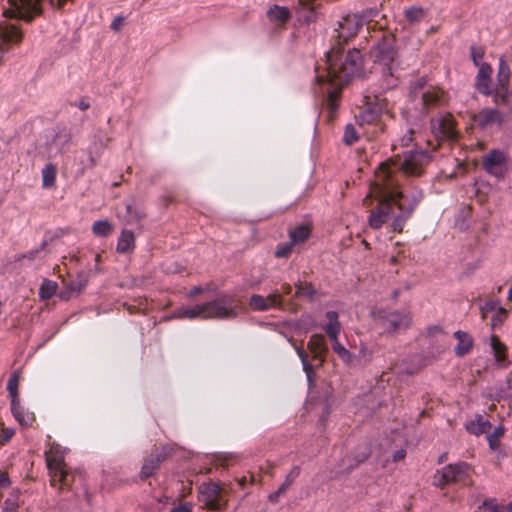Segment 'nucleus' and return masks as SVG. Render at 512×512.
<instances>
[{"label":"nucleus","mask_w":512,"mask_h":512,"mask_svg":"<svg viewBox=\"0 0 512 512\" xmlns=\"http://www.w3.org/2000/svg\"><path fill=\"white\" fill-rule=\"evenodd\" d=\"M367 197H374L378 200L377 207L371 210L368 217L369 226L372 229H380L390 219L393 206L396 205L400 213L393 218L391 226L393 231L398 233L402 232L405 222L421 199V196L414 197L407 207L404 203L399 202L403 198V194L394 188V182L390 179L389 171L385 167L380 173H376Z\"/></svg>","instance_id":"nucleus-1"},{"label":"nucleus","mask_w":512,"mask_h":512,"mask_svg":"<svg viewBox=\"0 0 512 512\" xmlns=\"http://www.w3.org/2000/svg\"><path fill=\"white\" fill-rule=\"evenodd\" d=\"M338 34L331 49L326 53L327 73L325 76H317L318 83H330L335 88L328 93V105L331 111L337 109V101L341 87L347 84L351 79L360 77L362 74V56L359 50H349L346 55L344 44L350 36Z\"/></svg>","instance_id":"nucleus-2"},{"label":"nucleus","mask_w":512,"mask_h":512,"mask_svg":"<svg viewBox=\"0 0 512 512\" xmlns=\"http://www.w3.org/2000/svg\"><path fill=\"white\" fill-rule=\"evenodd\" d=\"M240 307L236 296L231 293H221L215 299L191 307H180L173 313L176 319H235Z\"/></svg>","instance_id":"nucleus-3"},{"label":"nucleus","mask_w":512,"mask_h":512,"mask_svg":"<svg viewBox=\"0 0 512 512\" xmlns=\"http://www.w3.org/2000/svg\"><path fill=\"white\" fill-rule=\"evenodd\" d=\"M394 45V34H385L371 51L374 61L373 69L381 74L385 88H393L397 85L395 73L399 69V61Z\"/></svg>","instance_id":"nucleus-4"},{"label":"nucleus","mask_w":512,"mask_h":512,"mask_svg":"<svg viewBox=\"0 0 512 512\" xmlns=\"http://www.w3.org/2000/svg\"><path fill=\"white\" fill-rule=\"evenodd\" d=\"M430 160L431 156L425 151H410L405 153L402 159L397 158L381 163L376 173H380L382 168L385 167L389 171L390 179L394 182V188L398 190L400 172L406 175H420Z\"/></svg>","instance_id":"nucleus-5"},{"label":"nucleus","mask_w":512,"mask_h":512,"mask_svg":"<svg viewBox=\"0 0 512 512\" xmlns=\"http://www.w3.org/2000/svg\"><path fill=\"white\" fill-rule=\"evenodd\" d=\"M470 472L471 468L465 462L448 464L441 470L436 471L433 477V484L440 488L453 483L468 486L472 484Z\"/></svg>","instance_id":"nucleus-6"},{"label":"nucleus","mask_w":512,"mask_h":512,"mask_svg":"<svg viewBox=\"0 0 512 512\" xmlns=\"http://www.w3.org/2000/svg\"><path fill=\"white\" fill-rule=\"evenodd\" d=\"M373 315L375 322L389 335L406 331L412 323L408 312L378 310Z\"/></svg>","instance_id":"nucleus-7"},{"label":"nucleus","mask_w":512,"mask_h":512,"mask_svg":"<svg viewBox=\"0 0 512 512\" xmlns=\"http://www.w3.org/2000/svg\"><path fill=\"white\" fill-rule=\"evenodd\" d=\"M198 500L211 511L225 510L228 504L225 491L216 482L203 483L198 489Z\"/></svg>","instance_id":"nucleus-8"},{"label":"nucleus","mask_w":512,"mask_h":512,"mask_svg":"<svg viewBox=\"0 0 512 512\" xmlns=\"http://www.w3.org/2000/svg\"><path fill=\"white\" fill-rule=\"evenodd\" d=\"M42 0H8L9 8L3 12L7 18L31 22L42 13Z\"/></svg>","instance_id":"nucleus-9"},{"label":"nucleus","mask_w":512,"mask_h":512,"mask_svg":"<svg viewBox=\"0 0 512 512\" xmlns=\"http://www.w3.org/2000/svg\"><path fill=\"white\" fill-rule=\"evenodd\" d=\"M46 464L49 470L50 483L52 486L56 485V480H61L67 484V477L69 476V470L66 468L64 462V453L59 445L53 444L45 453Z\"/></svg>","instance_id":"nucleus-10"},{"label":"nucleus","mask_w":512,"mask_h":512,"mask_svg":"<svg viewBox=\"0 0 512 512\" xmlns=\"http://www.w3.org/2000/svg\"><path fill=\"white\" fill-rule=\"evenodd\" d=\"M372 16L371 11L348 14L339 22V28L348 32H361L364 29L366 32H382L383 28L377 26V21Z\"/></svg>","instance_id":"nucleus-11"},{"label":"nucleus","mask_w":512,"mask_h":512,"mask_svg":"<svg viewBox=\"0 0 512 512\" xmlns=\"http://www.w3.org/2000/svg\"><path fill=\"white\" fill-rule=\"evenodd\" d=\"M318 6L317 0H297L293 6V11L299 22L309 24L316 21Z\"/></svg>","instance_id":"nucleus-12"},{"label":"nucleus","mask_w":512,"mask_h":512,"mask_svg":"<svg viewBox=\"0 0 512 512\" xmlns=\"http://www.w3.org/2000/svg\"><path fill=\"white\" fill-rule=\"evenodd\" d=\"M509 113L503 107L485 108L475 115V121L481 127H487L493 124L500 125L506 121Z\"/></svg>","instance_id":"nucleus-13"},{"label":"nucleus","mask_w":512,"mask_h":512,"mask_svg":"<svg viewBox=\"0 0 512 512\" xmlns=\"http://www.w3.org/2000/svg\"><path fill=\"white\" fill-rule=\"evenodd\" d=\"M432 130L438 139L453 140L456 137L455 123L451 115L432 120Z\"/></svg>","instance_id":"nucleus-14"},{"label":"nucleus","mask_w":512,"mask_h":512,"mask_svg":"<svg viewBox=\"0 0 512 512\" xmlns=\"http://www.w3.org/2000/svg\"><path fill=\"white\" fill-rule=\"evenodd\" d=\"M506 162L505 153L493 150L483 158L484 169L498 178L503 176V166Z\"/></svg>","instance_id":"nucleus-15"},{"label":"nucleus","mask_w":512,"mask_h":512,"mask_svg":"<svg viewBox=\"0 0 512 512\" xmlns=\"http://www.w3.org/2000/svg\"><path fill=\"white\" fill-rule=\"evenodd\" d=\"M478 68L475 86L480 93L484 95H491L492 90L490 89V85L493 71L492 67L487 63H482Z\"/></svg>","instance_id":"nucleus-16"},{"label":"nucleus","mask_w":512,"mask_h":512,"mask_svg":"<svg viewBox=\"0 0 512 512\" xmlns=\"http://www.w3.org/2000/svg\"><path fill=\"white\" fill-rule=\"evenodd\" d=\"M325 317L328 320V323L325 325L324 330L332 343V349H334L336 345H341L338 341V336L342 327L338 320L337 312L328 311L326 312Z\"/></svg>","instance_id":"nucleus-17"},{"label":"nucleus","mask_w":512,"mask_h":512,"mask_svg":"<svg viewBox=\"0 0 512 512\" xmlns=\"http://www.w3.org/2000/svg\"><path fill=\"white\" fill-rule=\"evenodd\" d=\"M266 15L268 20L279 28H282L292 17L289 8L277 4L271 6L267 10Z\"/></svg>","instance_id":"nucleus-18"},{"label":"nucleus","mask_w":512,"mask_h":512,"mask_svg":"<svg viewBox=\"0 0 512 512\" xmlns=\"http://www.w3.org/2000/svg\"><path fill=\"white\" fill-rule=\"evenodd\" d=\"M11 412L16 421L23 427H31L35 422V415L33 412L25 409L20 401L10 403Z\"/></svg>","instance_id":"nucleus-19"},{"label":"nucleus","mask_w":512,"mask_h":512,"mask_svg":"<svg viewBox=\"0 0 512 512\" xmlns=\"http://www.w3.org/2000/svg\"><path fill=\"white\" fill-rule=\"evenodd\" d=\"M308 349L313 353L315 359H319L321 362L324 360V356L328 351V347L325 338L321 334H313L308 341Z\"/></svg>","instance_id":"nucleus-20"},{"label":"nucleus","mask_w":512,"mask_h":512,"mask_svg":"<svg viewBox=\"0 0 512 512\" xmlns=\"http://www.w3.org/2000/svg\"><path fill=\"white\" fill-rule=\"evenodd\" d=\"M455 338L458 340L457 345L454 348V352L458 357H463L470 353L473 347L472 337L464 331H456L454 333Z\"/></svg>","instance_id":"nucleus-21"},{"label":"nucleus","mask_w":512,"mask_h":512,"mask_svg":"<svg viewBox=\"0 0 512 512\" xmlns=\"http://www.w3.org/2000/svg\"><path fill=\"white\" fill-rule=\"evenodd\" d=\"M135 248V236L131 230L124 229L118 238L116 250L120 254L133 252Z\"/></svg>","instance_id":"nucleus-22"},{"label":"nucleus","mask_w":512,"mask_h":512,"mask_svg":"<svg viewBox=\"0 0 512 512\" xmlns=\"http://www.w3.org/2000/svg\"><path fill=\"white\" fill-rule=\"evenodd\" d=\"M465 427L469 433L479 436L489 431L491 423L481 415H476L474 419L466 423Z\"/></svg>","instance_id":"nucleus-23"},{"label":"nucleus","mask_w":512,"mask_h":512,"mask_svg":"<svg viewBox=\"0 0 512 512\" xmlns=\"http://www.w3.org/2000/svg\"><path fill=\"white\" fill-rule=\"evenodd\" d=\"M493 101L498 107H503L507 113L512 114V90L495 89Z\"/></svg>","instance_id":"nucleus-24"},{"label":"nucleus","mask_w":512,"mask_h":512,"mask_svg":"<svg viewBox=\"0 0 512 512\" xmlns=\"http://www.w3.org/2000/svg\"><path fill=\"white\" fill-rule=\"evenodd\" d=\"M21 380V371L20 369L14 370L7 383V392L10 398V403L20 401L19 398V383Z\"/></svg>","instance_id":"nucleus-25"},{"label":"nucleus","mask_w":512,"mask_h":512,"mask_svg":"<svg viewBox=\"0 0 512 512\" xmlns=\"http://www.w3.org/2000/svg\"><path fill=\"white\" fill-rule=\"evenodd\" d=\"M311 230L307 225H299L289 231L290 242L293 245L304 243L310 236Z\"/></svg>","instance_id":"nucleus-26"},{"label":"nucleus","mask_w":512,"mask_h":512,"mask_svg":"<svg viewBox=\"0 0 512 512\" xmlns=\"http://www.w3.org/2000/svg\"><path fill=\"white\" fill-rule=\"evenodd\" d=\"M443 97V91L437 88H429L422 94L423 103L427 107L439 104Z\"/></svg>","instance_id":"nucleus-27"},{"label":"nucleus","mask_w":512,"mask_h":512,"mask_svg":"<svg viewBox=\"0 0 512 512\" xmlns=\"http://www.w3.org/2000/svg\"><path fill=\"white\" fill-rule=\"evenodd\" d=\"M42 185L44 188H51L55 185L56 167L49 163L42 169Z\"/></svg>","instance_id":"nucleus-28"},{"label":"nucleus","mask_w":512,"mask_h":512,"mask_svg":"<svg viewBox=\"0 0 512 512\" xmlns=\"http://www.w3.org/2000/svg\"><path fill=\"white\" fill-rule=\"evenodd\" d=\"M510 80V70L504 57H501L499 60V70H498V82L499 86L496 89H506Z\"/></svg>","instance_id":"nucleus-29"},{"label":"nucleus","mask_w":512,"mask_h":512,"mask_svg":"<svg viewBox=\"0 0 512 512\" xmlns=\"http://www.w3.org/2000/svg\"><path fill=\"white\" fill-rule=\"evenodd\" d=\"M114 230L113 225L107 220L95 221L92 225V232L99 237H107Z\"/></svg>","instance_id":"nucleus-30"},{"label":"nucleus","mask_w":512,"mask_h":512,"mask_svg":"<svg viewBox=\"0 0 512 512\" xmlns=\"http://www.w3.org/2000/svg\"><path fill=\"white\" fill-rule=\"evenodd\" d=\"M405 18L410 24L419 23L427 18V11L421 7H411L405 11Z\"/></svg>","instance_id":"nucleus-31"},{"label":"nucleus","mask_w":512,"mask_h":512,"mask_svg":"<svg viewBox=\"0 0 512 512\" xmlns=\"http://www.w3.org/2000/svg\"><path fill=\"white\" fill-rule=\"evenodd\" d=\"M333 351L338 355L342 362L349 366L357 365V357L347 350L343 345H336Z\"/></svg>","instance_id":"nucleus-32"},{"label":"nucleus","mask_w":512,"mask_h":512,"mask_svg":"<svg viewBox=\"0 0 512 512\" xmlns=\"http://www.w3.org/2000/svg\"><path fill=\"white\" fill-rule=\"evenodd\" d=\"M289 342L292 344V346L295 349L297 355L299 356V358L301 360V363H302V366H303V370L305 371L308 380L311 382L312 381L311 380V374L313 372V366L309 363L305 351L303 350V348L301 346L297 345L291 339H289Z\"/></svg>","instance_id":"nucleus-33"},{"label":"nucleus","mask_w":512,"mask_h":512,"mask_svg":"<svg viewBox=\"0 0 512 512\" xmlns=\"http://www.w3.org/2000/svg\"><path fill=\"white\" fill-rule=\"evenodd\" d=\"M160 467L157 459H154L151 455H149L142 465L141 468V478L146 479L154 474V472Z\"/></svg>","instance_id":"nucleus-34"},{"label":"nucleus","mask_w":512,"mask_h":512,"mask_svg":"<svg viewBox=\"0 0 512 512\" xmlns=\"http://www.w3.org/2000/svg\"><path fill=\"white\" fill-rule=\"evenodd\" d=\"M490 345L493 350L496 361L499 363L502 362L505 359V345L495 335L491 336Z\"/></svg>","instance_id":"nucleus-35"},{"label":"nucleus","mask_w":512,"mask_h":512,"mask_svg":"<svg viewBox=\"0 0 512 512\" xmlns=\"http://www.w3.org/2000/svg\"><path fill=\"white\" fill-rule=\"evenodd\" d=\"M296 287V295L306 297L309 300H313L316 295V290L312 286L311 283L308 282H298L295 284Z\"/></svg>","instance_id":"nucleus-36"},{"label":"nucleus","mask_w":512,"mask_h":512,"mask_svg":"<svg viewBox=\"0 0 512 512\" xmlns=\"http://www.w3.org/2000/svg\"><path fill=\"white\" fill-rule=\"evenodd\" d=\"M505 428L502 425L497 426L493 433L487 435V441L489 447L492 450H496L500 446V438L504 435Z\"/></svg>","instance_id":"nucleus-37"},{"label":"nucleus","mask_w":512,"mask_h":512,"mask_svg":"<svg viewBox=\"0 0 512 512\" xmlns=\"http://www.w3.org/2000/svg\"><path fill=\"white\" fill-rule=\"evenodd\" d=\"M57 290V284L51 280H44L39 288V296L41 299L51 298Z\"/></svg>","instance_id":"nucleus-38"},{"label":"nucleus","mask_w":512,"mask_h":512,"mask_svg":"<svg viewBox=\"0 0 512 512\" xmlns=\"http://www.w3.org/2000/svg\"><path fill=\"white\" fill-rule=\"evenodd\" d=\"M21 41V34H0V53L8 50L11 43H18Z\"/></svg>","instance_id":"nucleus-39"},{"label":"nucleus","mask_w":512,"mask_h":512,"mask_svg":"<svg viewBox=\"0 0 512 512\" xmlns=\"http://www.w3.org/2000/svg\"><path fill=\"white\" fill-rule=\"evenodd\" d=\"M126 210H127V214H128V218L126 221L127 224L139 222L146 216L145 212L142 209L133 207L130 204L126 205Z\"/></svg>","instance_id":"nucleus-40"},{"label":"nucleus","mask_w":512,"mask_h":512,"mask_svg":"<svg viewBox=\"0 0 512 512\" xmlns=\"http://www.w3.org/2000/svg\"><path fill=\"white\" fill-rule=\"evenodd\" d=\"M173 453V448L169 445L156 448L150 455L157 459L159 465L164 462Z\"/></svg>","instance_id":"nucleus-41"},{"label":"nucleus","mask_w":512,"mask_h":512,"mask_svg":"<svg viewBox=\"0 0 512 512\" xmlns=\"http://www.w3.org/2000/svg\"><path fill=\"white\" fill-rule=\"evenodd\" d=\"M249 306L255 311L268 310L267 300L264 296L254 294L250 297Z\"/></svg>","instance_id":"nucleus-42"},{"label":"nucleus","mask_w":512,"mask_h":512,"mask_svg":"<svg viewBox=\"0 0 512 512\" xmlns=\"http://www.w3.org/2000/svg\"><path fill=\"white\" fill-rule=\"evenodd\" d=\"M299 474H300V467L293 466L292 469L286 475L284 482L280 486V492H286V490L293 484V482L299 476Z\"/></svg>","instance_id":"nucleus-43"},{"label":"nucleus","mask_w":512,"mask_h":512,"mask_svg":"<svg viewBox=\"0 0 512 512\" xmlns=\"http://www.w3.org/2000/svg\"><path fill=\"white\" fill-rule=\"evenodd\" d=\"M358 132L356 131V128L352 124H348L345 127L344 135H343V142L346 145H352L358 140Z\"/></svg>","instance_id":"nucleus-44"},{"label":"nucleus","mask_w":512,"mask_h":512,"mask_svg":"<svg viewBox=\"0 0 512 512\" xmlns=\"http://www.w3.org/2000/svg\"><path fill=\"white\" fill-rule=\"evenodd\" d=\"M471 58L475 66H480L483 62V57L485 54V49L480 45H472L470 48Z\"/></svg>","instance_id":"nucleus-45"},{"label":"nucleus","mask_w":512,"mask_h":512,"mask_svg":"<svg viewBox=\"0 0 512 512\" xmlns=\"http://www.w3.org/2000/svg\"><path fill=\"white\" fill-rule=\"evenodd\" d=\"M480 512H504L503 505H498L495 499H487L480 507Z\"/></svg>","instance_id":"nucleus-46"},{"label":"nucleus","mask_w":512,"mask_h":512,"mask_svg":"<svg viewBox=\"0 0 512 512\" xmlns=\"http://www.w3.org/2000/svg\"><path fill=\"white\" fill-rule=\"evenodd\" d=\"M265 299L267 300L268 309L282 306V297L278 291L272 292Z\"/></svg>","instance_id":"nucleus-47"},{"label":"nucleus","mask_w":512,"mask_h":512,"mask_svg":"<svg viewBox=\"0 0 512 512\" xmlns=\"http://www.w3.org/2000/svg\"><path fill=\"white\" fill-rule=\"evenodd\" d=\"M294 245L289 242V243H285V244H281L277 247L276 251H275V256L277 258H286L288 257L291 252H292V247Z\"/></svg>","instance_id":"nucleus-48"},{"label":"nucleus","mask_w":512,"mask_h":512,"mask_svg":"<svg viewBox=\"0 0 512 512\" xmlns=\"http://www.w3.org/2000/svg\"><path fill=\"white\" fill-rule=\"evenodd\" d=\"M508 316V311L499 306L496 311H495V315L494 317L492 318V325L495 326L497 324H501Z\"/></svg>","instance_id":"nucleus-49"},{"label":"nucleus","mask_w":512,"mask_h":512,"mask_svg":"<svg viewBox=\"0 0 512 512\" xmlns=\"http://www.w3.org/2000/svg\"><path fill=\"white\" fill-rule=\"evenodd\" d=\"M499 307L498 302L494 300H488L484 303L483 306H481V312H482V318H486V313L488 312H495L496 309Z\"/></svg>","instance_id":"nucleus-50"},{"label":"nucleus","mask_w":512,"mask_h":512,"mask_svg":"<svg viewBox=\"0 0 512 512\" xmlns=\"http://www.w3.org/2000/svg\"><path fill=\"white\" fill-rule=\"evenodd\" d=\"M373 353L370 349H368L365 345H361L359 350V356L357 357V362L359 360H363L364 362H370L372 359Z\"/></svg>","instance_id":"nucleus-51"},{"label":"nucleus","mask_w":512,"mask_h":512,"mask_svg":"<svg viewBox=\"0 0 512 512\" xmlns=\"http://www.w3.org/2000/svg\"><path fill=\"white\" fill-rule=\"evenodd\" d=\"M375 119H376L375 113L373 111L369 110V109L363 111L360 114V116H359V121L361 122V124H363V123H371Z\"/></svg>","instance_id":"nucleus-52"},{"label":"nucleus","mask_w":512,"mask_h":512,"mask_svg":"<svg viewBox=\"0 0 512 512\" xmlns=\"http://www.w3.org/2000/svg\"><path fill=\"white\" fill-rule=\"evenodd\" d=\"M75 478H76V474H74V473L69 471V476L67 477L68 483L65 484L61 480L57 479L56 480V485L54 487L59 486V488H61V489H64V488L69 489V488H71L73 482L75 481Z\"/></svg>","instance_id":"nucleus-53"},{"label":"nucleus","mask_w":512,"mask_h":512,"mask_svg":"<svg viewBox=\"0 0 512 512\" xmlns=\"http://www.w3.org/2000/svg\"><path fill=\"white\" fill-rule=\"evenodd\" d=\"M18 504L14 499H6L3 506V512H17Z\"/></svg>","instance_id":"nucleus-54"},{"label":"nucleus","mask_w":512,"mask_h":512,"mask_svg":"<svg viewBox=\"0 0 512 512\" xmlns=\"http://www.w3.org/2000/svg\"><path fill=\"white\" fill-rule=\"evenodd\" d=\"M124 23H125V18L122 17V16H117L112 21L110 27H111L112 30L118 31V30L123 28Z\"/></svg>","instance_id":"nucleus-55"},{"label":"nucleus","mask_w":512,"mask_h":512,"mask_svg":"<svg viewBox=\"0 0 512 512\" xmlns=\"http://www.w3.org/2000/svg\"><path fill=\"white\" fill-rule=\"evenodd\" d=\"M193 505L191 503H182L170 510V512H192Z\"/></svg>","instance_id":"nucleus-56"},{"label":"nucleus","mask_w":512,"mask_h":512,"mask_svg":"<svg viewBox=\"0 0 512 512\" xmlns=\"http://www.w3.org/2000/svg\"><path fill=\"white\" fill-rule=\"evenodd\" d=\"M413 134H414V131L412 129H409L406 132V134L403 137H401L400 145L403 147L408 146L413 140Z\"/></svg>","instance_id":"nucleus-57"},{"label":"nucleus","mask_w":512,"mask_h":512,"mask_svg":"<svg viewBox=\"0 0 512 512\" xmlns=\"http://www.w3.org/2000/svg\"><path fill=\"white\" fill-rule=\"evenodd\" d=\"M13 435H14L13 429L3 430L2 434L0 435V444L3 445L5 443H7L12 438Z\"/></svg>","instance_id":"nucleus-58"},{"label":"nucleus","mask_w":512,"mask_h":512,"mask_svg":"<svg viewBox=\"0 0 512 512\" xmlns=\"http://www.w3.org/2000/svg\"><path fill=\"white\" fill-rule=\"evenodd\" d=\"M9 485H10V480H9L8 475L5 472L0 471V489H5V488L9 487Z\"/></svg>","instance_id":"nucleus-59"},{"label":"nucleus","mask_w":512,"mask_h":512,"mask_svg":"<svg viewBox=\"0 0 512 512\" xmlns=\"http://www.w3.org/2000/svg\"><path fill=\"white\" fill-rule=\"evenodd\" d=\"M202 293H205V289L201 286H197V287H194L193 289H191L188 293V296L189 297H195L199 294H202Z\"/></svg>","instance_id":"nucleus-60"},{"label":"nucleus","mask_w":512,"mask_h":512,"mask_svg":"<svg viewBox=\"0 0 512 512\" xmlns=\"http://www.w3.org/2000/svg\"><path fill=\"white\" fill-rule=\"evenodd\" d=\"M39 251H40L39 249L31 250L28 253L23 254L19 259L27 258L29 260H33L36 257V255L39 253Z\"/></svg>","instance_id":"nucleus-61"},{"label":"nucleus","mask_w":512,"mask_h":512,"mask_svg":"<svg viewBox=\"0 0 512 512\" xmlns=\"http://www.w3.org/2000/svg\"><path fill=\"white\" fill-rule=\"evenodd\" d=\"M506 384H507V396L512 397V373H510L509 376L507 377Z\"/></svg>","instance_id":"nucleus-62"},{"label":"nucleus","mask_w":512,"mask_h":512,"mask_svg":"<svg viewBox=\"0 0 512 512\" xmlns=\"http://www.w3.org/2000/svg\"><path fill=\"white\" fill-rule=\"evenodd\" d=\"M285 492H280V487L278 488V490L276 492H274L273 494H271L269 496V500L271 502H277L279 497L282 496Z\"/></svg>","instance_id":"nucleus-63"},{"label":"nucleus","mask_w":512,"mask_h":512,"mask_svg":"<svg viewBox=\"0 0 512 512\" xmlns=\"http://www.w3.org/2000/svg\"><path fill=\"white\" fill-rule=\"evenodd\" d=\"M405 451L404 450H398L395 452V454L393 455V460L394 461H399L401 459H403L405 457Z\"/></svg>","instance_id":"nucleus-64"}]
</instances>
